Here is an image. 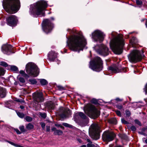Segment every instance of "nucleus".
<instances>
[{
	"instance_id": "f257e3e1",
	"label": "nucleus",
	"mask_w": 147,
	"mask_h": 147,
	"mask_svg": "<svg viewBox=\"0 0 147 147\" xmlns=\"http://www.w3.org/2000/svg\"><path fill=\"white\" fill-rule=\"evenodd\" d=\"M67 38V45L71 50L79 52L84 48L86 49L85 47L86 40L82 35H74Z\"/></svg>"
},
{
	"instance_id": "f03ea898",
	"label": "nucleus",
	"mask_w": 147,
	"mask_h": 147,
	"mask_svg": "<svg viewBox=\"0 0 147 147\" xmlns=\"http://www.w3.org/2000/svg\"><path fill=\"white\" fill-rule=\"evenodd\" d=\"M111 39L110 42V48L113 52L117 54H120L122 51L123 46L124 45V40L121 34H117L113 32L111 34Z\"/></svg>"
},
{
	"instance_id": "7ed1b4c3",
	"label": "nucleus",
	"mask_w": 147,
	"mask_h": 147,
	"mask_svg": "<svg viewBox=\"0 0 147 147\" xmlns=\"http://www.w3.org/2000/svg\"><path fill=\"white\" fill-rule=\"evenodd\" d=\"M48 6L47 2L43 0L38 2L30 6L29 13L34 17L45 16V10Z\"/></svg>"
},
{
	"instance_id": "20e7f679",
	"label": "nucleus",
	"mask_w": 147,
	"mask_h": 147,
	"mask_svg": "<svg viewBox=\"0 0 147 147\" xmlns=\"http://www.w3.org/2000/svg\"><path fill=\"white\" fill-rule=\"evenodd\" d=\"M2 5L6 11L9 13L16 12L20 7L19 0H3Z\"/></svg>"
},
{
	"instance_id": "39448f33",
	"label": "nucleus",
	"mask_w": 147,
	"mask_h": 147,
	"mask_svg": "<svg viewBox=\"0 0 147 147\" xmlns=\"http://www.w3.org/2000/svg\"><path fill=\"white\" fill-rule=\"evenodd\" d=\"M26 70L28 74H26L24 71L23 70H21L20 73L22 76L26 78H29V76L34 77H36L39 73L38 67L35 64L32 63H29L27 64L26 67Z\"/></svg>"
},
{
	"instance_id": "423d86ee",
	"label": "nucleus",
	"mask_w": 147,
	"mask_h": 147,
	"mask_svg": "<svg viewBox=\"0 0 147 147\" xmlns=\"http://www.w3.org/2000/svg\"><path fill=\"white\" fill-rule=\"evenodd\" d=\"M85 113L92 118L95 119L100 114L99 111L93 105L91 104L86 105L84 109Z\"/></svg>"
},
{
	"instance_id": "0eeeda50",
	"label": "nucleus",
	"mask_w": 147,
	"mask_h": 147,
	"mask_svg": "<svg viewBox=\"0 0 147 147\" xmlns=\"http://www.w3.org/2000/svg\"><path fill=\"white\" fill-rule=\"evenodd\" d=\"M142 52L137 49L133 50L128 55L129 61L131 62L134 63L140 61L144 56L143 54L144 52L142 51Z\"/></svg>"
},
{
	"instance_id": "6e6552de",
	"label": "nucleus",
	"mask_w": 147,
	"mask_h": 147,
	"mask_svg": "<svg viewBox=\"0 0 147 147\" xmlns=\"http://www.w3.org/2000/svg\"><path fill=\"white\" fill-rule=\"evenodd\" d=\"M102 61L98 57H95L90 62L89 67L93 71L99 72L102 69Z\"/></svg>"
},
{
	"instance_id": "1a4fd4ad",
	"label": "nucleus",
	"mask_w": 147,
	"mask_h": 147,
	"mask_svg": "<svg viewBox=\"0 0 147 147\" xmlns=\"http://www.w3.org/2000/svg\"><path fill=\"white\" fill-rule=\"evenodd\" d=\"M100 127L96 123H93L90 126L89 130L90 136L93 139L97 140L99 138Z\"/></svg>"
},
{
	"instance_id": "9d476101",
	"label": "nucleus",
	"mask_w": 147,
	"mask_h": 147,
	"mask_svg": "<svg viewBox=\"0 0 147 147\" xmlns=\"http://www.w3.org/2000/svg\"><path fill=\"white\" fill-rule=\"evenodd\" d=\"M93 48L98 53L101 55L106 56L109 54V49L104 45H97L93 47Z\"/></svg>"
},
{
	"instance_id": "9b49d317",
	"label": "nucleus",
	"mask_w": 147,
	"mask_h": 147,
	"mask_svg": "<svg viewBox=\"0 0 147 147\" xmlns=\"http://www.w3.org/2000/svg\"><path fill=\"white\" fill-rule=\"evenodd\" d=\"M50 20H54V18L53 17H51L50 18V20L45 19L44 20L42 23L43 30L47 34L50 32L54 27L53 24L51 22Z\"/></svg>"
},
{
	"instance_id": "f8f14e48",
	"label": "nucleus",
	"mask_w": 147,
	"mask_h": 147,
	"mask_svg": "<svg viewBox=\"0 0 147 147\" xmlns=\"http://www.w3.org/2000/svg\"><path fill=\"white\" fill-rule=\"evenodd\" d=\"M105 34L101 31L97 30L92 33V38L94 42H102L104 40Z\"/></svg>"
},
{
	"instance_id": "ddd939ff",
	"label": "nucleus",
	"mask_w": 147,
	"mask_h": 147,
	"mask_svg": "<svg viewBox=\"0 0 147 147\" xmlns=\"http://www.w3.org/2000/svg\"><path fill=\"white\" fill-rule=\"evenodd\" d=\"M115 136V134L113 132L106 131L103 134L102 139L105 141L110 142L112 141Z\"/></svg>"
},
{
	"instance_id": "4468645a",
	"label": "nucleus",
	"mask_w": 147,
	"mask_h": 147,
	"mask_svg": "<svg viewBox=\"0 0 147 147\" xmlns=\"http://www.w3.org/2000/svg\"><path fill=\"white\" fill-rule=\"evenodd\" d=\"M6 20L7 24L10 26H15L17 24L18 19L15 16L11 15Z\"/></svg>"
},
{
	"instance_id": "2eb2a0df",
	"label": "nucleus",
	"mask_w": 147,
	"mask_h": 147,
	"mask_svg": "<svg viewBox=\"0 0 147 147\" xmlns=\"http://www.w3.org/2000/svg\"><path fill=\"white\" fill-rule=\"evenodd\" d=\"M78 116H79L82 119L86 120V122L84 124V125L86 126L87 125L88 123V118L83 113L81 112H80L76 113L74 117L75 121H78Z\"/></svg>"
},
{
	"instance_id": "dca6fc26",
	"label": "nucleus",
	"mask_w": 147,
	"mask_h": 147,
	"mask_svg": "<svg viewBox=\"0 0 147 147\" xmlns=\"http://www.w3.org/2000/svg\"><path fill=\"white\" fill-rule=\"evenodd\" d=\"M12 49V46L9 45H4L2 47V51L3 52L8 55L11 53Z\"/></svg>"
},
{
	"instance_id": "f3484780",
	"label": "nucleus",
	"mask_w": 147,
	"mask_h": 147,
	"mask_svg": "<svg viewBox=\"0 0 147 147\" xmlns=\"http://www.w3.org/2000/svg\"><path fill=\"white\" fill-rule=\"evenodd\" d=\"M33 97L34 100L37 102H42L44 100V98L41 92L34 93L33 94Z\"/></svg>"
},
{
	"instance_id": "a211bd4d",
	"label": "nucleus",
	"mask_w": 147,
	"mask_h": 147,
	"mask_svg": "<svg viewBox=\"0 0 147 147\" xmlns=\"http://www.w3.org/2000/svg\"><path fill=\"white\" fill-rule=\"evenodd\" d=\"M62 112L60 114V117L63 118L69 117L71 115V111L68 108H62Z\"/></svg>"
},
{
	"instance_id": "6ab92c4d",
	"label": "nucleus",
	"mask_w": 147,
	"mask_h": 147,
	"mask_svg": "<svg viewBox=\"0 0 147 147\" xmlns=\"http://www.w3.org/2000/svg\"><path fill=\"white\" fill-rule=\"evenodd\" d=\"M48 57L49 59L52 61H54V59L57 57V54L54 51H51L48 54Z\"/></svg>"
},
{
	"instance_id": "aec40b11",
	"label": "nucleus",
	"mask_w": 147,
	"mask_h": 147,
	"mask_svg": "<svg viewBox=\"0 0 147 147\" xmlns=\"http://www.w3.org/2000/svg\"><path fill=\"white\" fill-rule=\"evenodd\" d=\"M129 42L133 47H136V45H137L138 42L137 39L135 37H133L131 40H130Z\"/></svg>"
},
{
	"instance_id": "412c9836",
	"label": "nucleus",
	"mask_w": 147,
	"mask_h": 147,
	"mask_svg": "<svg viewBox=\"0 0 147 147\" xmlns=\"http://www.w3.org/2000/svg\"><path fill=\"white\" fill-rule=\"evenodd\" d=\"M109 70L114 73H118L120 72V70L117 67H110L109 68Z\"/></svg>"
},
{
	"instance_id": "4be33fe9",
	"label": "nucleus",
	"mask_w": 147,
	"mask_h": 147,
	"mask_svg": "<svg viewBox=\"0 0 147 147\" xmlns=\"http://www.w3.org/2000/svg\"><path fill=\"white\" fill-rule=\"evenodd\" d=\"M6 95V90L4 88H0V98L4 97Z\"/></svg>"
},
{
	"instance_id": "5701e85b",
	"label": "nucleus",
	"mask_w": 147,
	"mask_h": 147,
	"mask_svg": "<svg viewBox=\"0 0 147 147\" xmlns=\"http://www.w3.org/2000/svg\"><path fill=\"white\" fill-rule=\"evenodd\" d=\"M55 107L54 104L51 102H49L47 105V107L49 111L54 109Z\"/></svg>"
},
{
	"instance_id": "b1692460",
	"label": "nucleus",
	"mask_w": 147,
	"mask_h": 147,
	"mask_svg": "<svg viewBox=\"0 0 147 147\" xmlns=\"http://www.w3.org/2000/svg\"><path fill=\"white\" fill-rule=\"evenodd\" d=\"M52 130L53 131H54V134L55 135H61L63 134V132L62 131L60 130H56V129L55 127L53 128L52 129Z\"/></svg>"
},
{
	"instance_id": "393cba45",
	"label": "nucleus",
	"mask_w": 147,
	"mask_h": 147,
	"mask_svg": "<svg viewBox=\"0 0 147 147\" xmlns=\"http://www.w3.org/2000/svg\"><path fill=\"white\" fill-rule=\"evenodd\" d=\"M8 69H11L12 71H18V67L15 66L14 65H9L8 66Z\"/></svg>"
},
{
	"instance_id": "a878e982",
	"label": "nucleus",
	"mask_w": 147,
	"mask_h": 147,
	"mask_svg": "<svg viewBox=\"0 0 147 147\" xmlns=\"http://www.w3.org/2000/svg\"><path fill=\"white\" fill-rule=\"evenodd\" d=\"M87 142H88L87 145V147H94V145L92 144V142L89 139H87Z\"/></svg>"
},
{
	"instance_id": "bb28decb",
	"label": "nucleus",
	"mask_w": 147,
	"mask_h": 147,
	"mask_svg": "<svg viewBox=\"0 0 147 147\" xmlns=\"http://www.w3.org/2000/svg\"><path fill=\"white\" fill-rule=\"evenodd\" d=\"M116 119L115 118H112L109 119V122L110 123L113 124H116Z\"/></svg>"
},
{
	"instance_id": "cd10ccee",
	"label": "nucleus",
	"mask_w": 147,
	"mask_h": 147,
	"mask_svg": "<svg viewBox=\"0 0 147 147\" xmlns=\"http://www.w3.org/2000/svg\"><path fill=\"white\" fill-rule=\"evenodd\" d=\"M40 83L42 85H45L47 83V81L44 79H40Z\"/></svg>"
},
{
	"instance_id": "c85d7f7f",
	"label": "nucleus",
	"mask_w": 147,
	"mask_h": 147,
	"mask_svg": "<svg viewBox=\"0 0 147 147\" xmlns=\"http://www.w3.org/2000/svg\"><path fill=\"white\" fill-rule=\"evenodd\" d=\"M26 128L28 130L32 129L34 127V126L30 123H29L26 125Z\"/></svg>"
},
{
	"instance_id": "c756f323",
	"label": "nucleus",
	"mask_w": 147,
	"mask_h": 147,
	"mask_svg": "<svg viewBox=\"0 0 147 147\" xmlns=\"http://www.w3.org/2000/svg\"><path fill=\"white\" fill-rule=\"evenodd\" d=\"M29 81L32 84H36L37 83L36 80L34 79H30Z\"/></svg>"
},
{
	"instance_id": "7c9ffc66",
	"label": "nucleus",
	"mask_w": 147,
	"mask_h": 147,
	"mask_svg": "<svg viewBox=\"0 0 147 147\" xmlns=\"http://www.w3.org/2000/svg\"><path fill=\"white\" fill-rule=\"evenodd\" d=\"M0 65L3 66L4 67H7L9 65H8L7 63L5 62L4 61H1L0 62ZM7 68H8V67H7Z\"/></svg>"
},
{
	"instance_id": "2f4dec72",
	"label": "nucleus",
	"mask_w": 147,
	"mask_h": 147,
	"mask_svg": "<svg viewBox=\"0 0 147 147\" xmlns=\"http://www.w3.org/2000/svg\"><path fill=\"white\" fill-rule=\"evenodd\" d=\"M130 111L128 110H126L125 111V115L126 117H129L131 115Z\"/></svg>"
},
{
	"instance_id": "473e14b6",
	"label": "nucleus",
	"mask_w": 147,
	"mask_h": 147,
	"mask_svg": "<svg viewBox=\"0 0 147 147\" xmlns=\"http://www.w3.org/2000/svg\"><path fill=\"white\" fill-rule=\"evenodd\" d=\"M17 114L21 118H23L24 116V115L22 113H21L20 112H17Z\"/></svg>"
},
{
	"instance_id": "72a5a7b5",
	"label": "nucleus",
	"mask_w": 147,
	"mask_h": 147,
	"mask_svg": "<svg viewBox=\"0 0 147 147\" xmlns=\"http://www.w3.org/2000/svg\"><path fill=\"white\" fill-rule=\"evenodd\" d=\"M5 70L3 68L0 67V75H3L5 73Z\"/></svg>"
},
{
	"instance_id": "f704fd0d",
	"label": "nucleus",
	"mask_w": 147,
	"mask_h": 147,
	"mask_svg": "<svg viewBox=\"0 0 147 147\" xmlns=\"http://www.w3.org/2000/svg\"><path fill=\"white\" fill-rule=\"evenodd\" d=\"M26 121L28 122H30L32 120V118L29 116H26L25 118Z\"/></svg>"
},
{
	"instance_id": "c9c22d12",
	"label": "nucleus",
	"mask_w": 147,
	"mask_h": 147,
	"mask_svg": "<svg viewBox=\"0 0 147 147\" xmlns=\"http://www.w3.org/2000/svg\"><path fill=\"white\" fill-rule=\"evenodd\" d=\"M19 129L20 131L22 132H24L26 131L24 126L22 125L20 126L19 127Z\"/></svg>"
},
{
	"instance_id": "e433bc0d",
	"label": "nucleus",
	"mask_w": 147,
	"mask_h": 147,
	"mask_svg": "<svg viewBox=\"0 0 147 147\" xmlns=\"http://www.w3.org/2000/svg\"><path fill=\"white\" fill-rule=\"evenodd\" d=\"M136 4L139 6L141 5L142 3V2L141 1H140L139 0H136Z\"/></svg>"
},
{
	"instance_id": "4c0bfd02",
	"label": "nucleus",
	"mask_w": 147,
	"mask_h": 147,
	"mask_svg": "<svg viewBox=\"0 0 147 147\" xmlns=\"http://www.w3.org/2000/svg\"><path fill=\"white\" fill-rule=\"evenodd\" d=\"M116 107L119 109H122L123 106L121 104H118L116 105Z\"/></svg>"
},
{
	"instance_id": "58836bf2",
	"label": "nucleus",
	"mask_w": 147,
	"mask_h": 147,
	"mask_svg": "<svg viewBox=\"0 0 147 147\" xmlns=\"http://www.w3.org/2000/svg\"><path fill=\"white\" fill-rule=\"evenodd\" d=\"M19 80L20 82L23 83L25 82V80L24 78L22 77H20L19 78Z\"/></svg>"
},
{
	"instance_id": "ea45409f",
	"label": "nucleus",
	"mask_w": 147,
	"mask_h": 147,
	"mask_svg": "<svg viewBox=\"0 0 147 147\" xmlns=\"http://www.w3.org/2000/svg\"><path fill=\"white\" fill-rule=\"evenodd\" d=\"M115 112L118 116L119 117L121 116V114L120 111L119 110H116L115 111Z\"/></svg>"
},
{
	"instance_id": "a19ab883",
	"label": "nucleus",
	"mask_w": 147,
	"mask_h": 147,
	"mask_svg": "<svg viewBox=\"0 0 147 147\" xmlns=\"http://www.w3.org/2000/svg\"><path fill=\"white\" fill-rule=\"evenodd\" d=\"M63 125L64 126L67 127H70L71 126V125H69V124L65 123H63Z\"/></svg>"
},
{
	"instance_id": "79ce46f5",
	"label": "nucleus",
	"mask_w": 147,
	"mask_h": 147,
	"mask_svg": "<svg viewBox=\"0 0 147 147\" xmlns=\"http://www.w3.org/2000/svg\"><path fill=\"white\" fill-rule=\"evenodd\" d=\"M40 115L42 117L44 118H45L47 116L46 114L45 113H41L40 114Z\"/></svg>"
},
{
	"instance_id": "37998d69",
	"label": "nucleus",
	"mask_w": 147,
	"mask_h": 147,
	"mask_svg": "<svg viewBox=\"0 0 147 147\" xmlns=\"http://www.w3.org/2000/svg\"><path fill=\"white\" fill-rule=\"evenodd\" d=\"M91 102L92 103L96 104L97 102V100L93 98L91 100Z\"/></svg>"
},
{
	"instance_id": "c03bdc74",
	"label": "nucleus",
	"mask_w": 147,
	"mask_h": 147,
	"mask_svg": "<svg viewBox=\"0 0 147 147\" xmlns=\"http://www.w3.org/2000/svg\"><path fill=\"white\" fill-rule=\"evenodd\" d=\"M130 129L133 131H135L136 130V128L135 127L134 125L130 127Z\"/></svg>"
},
{
	"instance_id": "a18cd8bd",
	"label": "nucleus",
	"mask_w": 147,
	"mask_h": 147,
	"mask_svg": "<svg viewBox=\"0 0 147 147\" xmlns=\"http://www.w3.org/2000/svg\"><path fill=\"white\" fill-rule=\"evenodd\" d=\"M135 123H136L139 125H141V123L138 120L136 119L134 121Z\"/></svg>"
},
{
	"instance_id": "49530a36",
	"label": "nucleus",
	"mask_w": 147,
	"mask_h": 147,
	"mask_svg": "<svg viewBox=\"0 0 147 147\" xmlns=\"http://www.w3.org/2000/svg\"><path fill=\"white\" fill-rule=\"evenodd\" d=\"M121 122L125 124H127L128 123V122L125 121L124 118H122L121 119Z\"/></svg>"
},
{
	"instance_id": "de8ad7c7",
	"label": "nucleus",
	"mask_w": 147,
	"mask_h": 147,
	"mask_svg": "<svg viewBox=\"0 0 147 147\" xmlns=\"http://www.w3.org/2000/svg\"><path fill=\"white\" fill-rule=\"evenodd\" d=\"M144 91L145 92V94H147V84L146 85L145 88L144 89Z\"/></svg>"
},
{
	"instance_id": "09e8293b",
	"label": "nucleus",
	"mask_w": 147,
	"mask_h": 147,
	"mask_svg": "<svg viewBox=\"0 0 147 147\" xmlns=\"http://www.w3.org/2000/svg\"><path fill=\"white\" fill-rule=\"evenodd\" d=\"M41 126L43 129H44L45 126V123H41Z\"/></svg>"
},
{
	"instance_id": "8fccbe9b",
	"label": "nucleus",
	"mask_w": 147,
	"mask_h": 147,
	"mask_svg": "<svg viewBox=\"0 0 147 147\" xmlns=\"http://www.w3.org/2000/svg\"><path fill=\"white\" fill-rule=\"evenodd\" d=\"M16 100L17 102H24V100L22 99H16Z\"/></svg>"
},
{
	"instance_id": "3c124183",
	"label": "nucleus",
	"mask_w": 147,
	"mask_h": 147,
	"mask_svg": "<svg viewBox=\"0 0 147 147\" xmlns=\"http://www.w3.org/2000/svg\"><path fill=\"white\" fill-rule=\"evenodd\" d=\"M128 71V69L126 68H124L123 69V72H127Z\"/></svg>"
},
{
	"instance_id": "603ef678",
	"label": "nucleus",
	"mask_w": 147,
	"mask_h": 147,
	"mask_svg": "<svg viewBox=\"0 0 147 147\" xmlns=\"http://www.w3.org/2000/svg\"><path fill=\"white\" fill-rule=\"evenodd\" d=\"M50 130V127L49 126H46V130L47 131H49Z\"/></svg>"
},
{
	"instance_id": "864d4df0",
	"label": "nucleus",
	"mask_w": 147,
	"mask_h": 147,
	"mask_svg": "<svg viewBox=\"0 0 147 147\" xmlns=\"http://www.w3.org/2000/svg\"><path fill=\"white\" fill-rule=\"evenodd\" d=\"M16 132L18 134H21V133L20 131L18 129H16Z\"/></svg>"
},
{
	"instance_id": "5fc2aeb1",
	"label": "nucleus",
	"mask_w": 147,
	"mask_h": 147,
	"mask_svg": "<svg viewBox=\"0 0 147 147\" xmlns=\"http://www.w3.org/2000/svg\"><path fill=\"white\" fill-rule=\"evenodd\" d=\"M8 142L9 143H10V144H11V145H13V146H15V144H14V143H13V142H10V141H9Z\"/></svg>"
},
{
	"instance_id": "6e6d98bb",
	"label": "nucleus",
	"mask_w": 147,
	"mask_h": 147,
	"mask_svg": "<svg viewBox=\"0 0 147 147\" xmlns=\"http://www.w3.org/2000/svg\"><path fill=\"white\" fill-rule=\"evenodd\" d=\"M15 146L17 147H24L23 146H21L18 145V144H15Z\"/></svg>"
},
{
	"instance_id": "4d7b16f0",
	"label": "nucleus",
	"mask_w": 147,
	"mask_h": 147,
	"mask_svg": "<svg viewBox=\"0 0 147 147\" xmlns=\"http://www.w3.org/2000/svg\"><path fill=\"white\" fill-rule=\"evenodd\" d=\"M115 100L117 101H121L122 100H121L119 98H116Z\"/></svg>"
},
{
	"instance_id": "13d9d810",
	"label": "nucleus",
	"mask_w": 147,
	"mask_h": 147,
	"mask_svg": "<svg viewBox=\"0 0 147 147\" xmlns=\"http://www.w3.org/2000/svg\"><path fill=\"white\" fill-rule=\"evenodd\" d=\"M79 147H86V145H85V144H84V145H82L81 146H80Z\"/></svg>"
},
{
	"instance_id": "bf43d9fd",
	"label": "nucleus",
	"mask_w": 147,
	"mask_h": 147,
	"mask_svg": "<svg viewBox=\"0 0 147 147\" xmlns=\"http://www.w3.org/2000/svg\"><path fill=\"white\" fill-rule=\"evenodd\" d=\"M20 107L22 109H23L24 108V107L23 106H20Z\"/></svg>"
},
{
	"instance_id": "052dcab7",
	"label": "nucleus",
	"mask_w": 147,
	"mask_h": 147,
	"mask_svg": "<svg viewBox=\"0 0 147 147\" xmlns=\"http://www.w3.org/2000/svg\"><path fill=\"white\" fill-rule=\"evenodd\" d=\"M14 84H15V85H18V82H16V81H15V82H14Z\"/></svg>"
},
{
	"instance_id": "680f3d73",
	"label": "nucleus",
	"mask_w": 147,
	"mask_h": 147,
	"mask_svg": "<svg viewBox=\"0 0 147 147\" xmlns=\"http://www.w3.org/2000/svg\"><path fill=\"white\" fill-rule=\"evenodd\" d=\"M115 147H123L122 146H120V145H117Z\"/></svg>"
},
{
	"instance_id": "e2e57ef3",
	"label": "nucleus",
	"mask_w": 147,
	"mask_h": 147,
	"mask_svg": "<svg viewBox=\"0 0 147 147\" xmlns=\"http://www.w3.org/2000/svg\"><path fill=\"white\" fill-rule=\"evenodd\" d=\"M145 25L146 26V27L147 28V20H146V22L145 23Z\"/></svg>"
},
{
	"instance_id": "0e129e2a",
	"label": "nucleus",
	"mask_w": 147,
	"mask_h": 147,
	"mask_svg": "<svg viewBox=\"0 0 147 147\" xmlns=\"http://www.w3.org/2000/svg\"><path fill=\"white\" fill-rule=\"evenodd\" d=\"M145 142L147 144V139H146L145 140Z\"/></svg>"
},
{
	"instance_id": "69168bd1",
	"label": "nucleus",
	"mask_w": 147,
	"mask_h": 147,
	"mask_svg": "<svg viewBox=\"0 0 147 147\" xmlns=\"http://www.w3.org/2000/svg\"><path fill=\"white\" fill-rule=\"evenodd\" d=\"M134 105H136V102H135V103H134Z\"/></svg>"
},
{
	"instance_id": "338daca9",
	"label": "nucleus",
	"mask_w": 147,
	"mask_h": 147,
	"mask_svg": "<svg viewBox=\"0 0 147 147\" xmlns=\"http://www.w3.org/2000/svg\"><path fill=\"white\" fill-rule=\"evenodd\" d=\"M63 87H61V89H63Z\"/></svg>"
},
{
	"instance_id": "774afa93",
	"label": "nucleus",
	"mask_w": 147,
	"mask_h": 147,
	"mask_svg": "<svg viewBox=\"0 0 147 147\" xmlns=\"http://www.w3.org/2000/svg\"><path fill=\"white\" fill-rule=\"evenodd\" d=\"M78 140L80 142H81L80 140Z\"/></svg>"
}]
</instances>
